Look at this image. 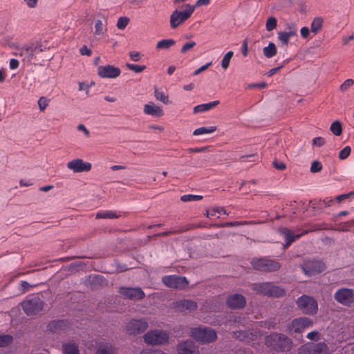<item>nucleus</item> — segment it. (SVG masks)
Instances as JSON below:
<instances>
[{"label":"nucleus","instance_id":"nucleus-1","mask_svg":"<svg viewBox=\"0 0 354 354\" xmlns=\"http://www.w3.org/2000/svg\"><path fill=\"white\" fill-rule=\"evenodd\" d=\"M42 50L41 43L31 42L16 47L12 54L19 57L24 64H30Z\"/></svg>","mask_w":354,"mask_h":354},{"label":"nucleus","instance_id":"nucleus-2","mask_svg":"<svg viewBox=\"0 0 354 354\" xmlns=\"http://www.w3.org/2000/svg\"><path fill=\"white\" fill-rule=\"evenodd\" d=\"M266 344L276 351H289L292 341L283 334L274 333L266 337Z\"/></svg>","mask_w":354,"mask_h":354},{"label":"nucleus","instance_id":"nucleus-3","mask_svg":"<svg viewBox=\"0 0 354 354\" xmlns=\"http://www.w3.org/2000/svg\"><path fill=\"white\" fill-rule=\"evenodd\" d=\"M182 8L183 10H175L170 15L169 24L172 29L177 28L187 21L195 10V6L190 4H185L182 6Z\"/></svg>","mask_w":354,"mask_h":354},{"label":"nucleus","instance_id":"nucleus-4","mask_svg":"<svg viewBox=\"0 0 354 354\" xmlns=\"http://www.w3.org/2000/svg\"><path fill=\"white\" fill-rule=\"evenodd\" d=\"M252 290L257 294L270 297H281L285 295L284 289L270 282L255 283L252 285Z\"/></svg>","mask_w":354,"mask_h":354},{"label":"nucleus","instance_id":"nucleus-5","mask_svg":"<svg viewBox=\"0 0 354 354\" xmlns=\"http://www.w3.org/2000/svg\"><path fill=\"white\" fill-rule=\"evenodd\" d=\"M189 335L195 340L202 343H209L215 341L217 338L216 331L203 326L192 328L189 330Z\"/></svg>","mask_w":354,"mask_h":354},{"label":"nucleus","instance_id":"nucleus-6","mask_svg":"<svg viewBox=\"0 0 354 354\" xmlns=\"http://www.w3.org/2000/svg\"><path fill=\"white\" fill-rule=\"evenodd\" d=\"M143 339L148 345H162L169 342V335L165 330L155 329L146 333Z\"/></svg>","mask_w":354,"mask_h":354},{"label":"nucleus","instance_id":"nucleus-7","mask_svg":"<svg viewBox=\"0 0 354 354\" xmlns=\"http://www.w3.org/2000/svg\"><path fill=\"white\" fill-rule=\"evenodd\" d=\"M296 302L299 309L304 314L315 315L317 312V302L312 297L303 295L297 299Z\"/></svg>","mask_w":354,"mask_h":354},{"label":"nucleus","instance_id":"nucleus-8","mask_svg":"<svg viewBox=\"0 0 354 354\" xmlns=\"http://www.w3.org/2000/svg\"><path fill=\"white\" fill-rule=\"evenodd\" d=\"M252 267L263 272H274L278 270L281 265L276 261L266 257L254 259L251 261Z\"/></svg>","mask_w":354,"mask_h":354},{"label":"nucleus","instance_id":"nucleus-9","mask_svg":"<svg viewBox=\"0 0 354 354\" xmlns=\"http://www.w3.org/2000/svg\"><path fill=\"white\" fill-rule=\"evenodd\" d=\"M21 306L26 315H35L43 309L44 302L39 296H32L23 301Z\"/></svg>","mask_w":354,"mask_h":354},{"label":"nucleus","instance_id":"nucleus-10","mask_svg":"<svg viewBox=\"0 0 354 354\" xmlns=\"http://www.w3.org/2000/svg\"><path fill=\"white\" fill-rule=\"evenodd\" d=\"M334 298L338 303L350 306L354 302V290L346 288H339L334 294Z\"/></svg>","mask_w":354,"mask_h":354},{"label":"nucleus","instance_id":"nucleus-11","mask_svg":"<svg viewBox=\"0 0 354 354\" xmlns=\"http://www.w3.org/2000/svg\"><path fill=\"white\" fill-rule=\"evenodd\" d=\"M162 283L170 288L182 289L187 286L188 282L185 277L167 275L162 277Z\"/></svg>","mask_w":354,"mask_h":354},{"label":"nucleus","instance_id":"nucleus-12","mask_svg":"<svg viewBox=\"0 0 354 354\" xmlns=\"http://www.w3.org/2000/svg\"><path fill=\"white\" fill-rule=\"evenodd\" d=\"M303 272L308 276L319 274L324 270V263L318 260H308L304 262L301 266Z\"/></svg>","mask_w":354,"mask_h":354},{"label":"nucleus","instance_id":"nucleus-13","mask_svg":"<svg viewBox=\"0 0 354 354\" xmlns=\"http://www.w3.org/2000/svg\"><path fill=\"white\" fill-rule=\"evenodd\" d=\"M313 326V322L308 317H299L295 319L288 326V330L290 333H302L305 329L308 328Z\"/></svg>","mask_w":354,"mask_h":354},{"label":"nucleus","instance_id":"nucleus-14","mask_svg":"<svg viewBox=\"0 0 354 354\" xmlns=\"http://www.w3.org/2000/svg\"><path fill=\"white\" fill-rule=\"evenodd\" d=\"M148 327V323L144 319L130 320L126 325V332L129 335L143 333Z\"/></svg>","mask_w":354,"mask_h":354},{"label":"nucleus","instance_id":"nucleus-15","mask_svg":"<svg viewBox=\"0 0 354 354\" xmlns=\"http://www.w3.org/2000/svg\"><path fill=\"white\" fill-rule=\"evenodd\" d=\"M317 230V228L310 229L305 230L301 234H295L292 230L287 227H281L279 230L280 234L284 236L286 240L285 248L289 247L294 241L299 239L302 235L308 234L309 232H312Z\"/></svg>","mask_w":354,"mask_h":354},{"label":"nucleus","instance_id":"nucleus-16","mask_svg":"<svg viewBox=\"0 0 354 354\" xmlns=\"http://www.w3.org/2000/svg\"><path fill=\"white\" fill-rule=\"evenodd\" d=\"M121 73L119 68L112 65L100 66L97 68V75L102 78H116Z\"/></svg>","mask_w":354,"mask_h":354},{"label":"nucleus","instance_id":"nucleus-17","mask_svg":"<svg viewBox=\"0 0 354 354\" xmlns=\"http://www.w3.org/2000/svg\"><path fill=\"white\" fill-rule=\"evenodd\" d=\"M91 164L77 158L67 163V167L75 173L89 171L91 169Z\"/></svg>","mask_w":354,"mask_h":354},{"label":"nucleus","instance_id":"nucleus-18","mask_svg":"<svg viewBox=\"0 0 354 354\" xmlns=\"http://www.w3.org/2000/svg\"><path fill=\"white\" fill-rule=\"evenodd\" d=\"M120 293L130 299H141L145 297V293L140 288L121 287Z\"/></svg>","mask_w":354,"mask_h":354},{"label":"nucleus","instance_id":"nucleus-19","mask_svg":"<svg viewBox=\"0 0 354 354\" xmlns=\"http://www.w3.org/2000/svg\"><path fill=\"white\" fill-rule=\"evenodd\" d=\"M177 351L178 354H199L198 347L191 340L180 343Z\"/></svg>","mask_w":354,"mask_h":354},{"label":"nucleus","instance_id":"nucleus-20","mask_svg":"<svg viewBox=\"0 0 354 354\" xmlns=\"http://www.w3.org/2000/svg\"><path fill=\"white\" fill-rule=\"evenodd\" d=\"M227 304L232 309H240L245 306L246 299L241 294H234L228 297Z\"/></svg>","mask_w":354,"mask_h":354},{"label":"nucleus","instance_id":"nucleus-21","mask_svg":"<svg viewBox=\"0 0 354 354\" xmlns=\"http://www.w3.org/2000/svg\"><path fill=\"white\" fill-rule=\"evenodd\" d=\"M326 348V345L324 343L307 345L301 348L298 354H324Z\"/></svg>","mask_w":354,"mask_h":354},{"label":"nucleus","instance_id":"nucleus-22","mask_svg":"<svg viewBox=\"0 0 354 354\" xmlns=\"http://www.w3.org/2000/svg\"><path fill=\"white\" fill-rule=\"evenodd\" d=\"M197 307L196 302L189 299L180 300L174 304V308L178 312H185L186 310L191 312L196 310Z\"/></svg>","mask_w":354,"mask_h":354},{"label":"nucleus","instance_id":"nucleus-23","mask_svg":"<svg viewBox=\"0 0 354 354\" xmlns=\"http://www.w3.org/2000/svg\"><path fill=\"white\" fill-rule=\"evenodd\" d=\"M70 324L66 320H53L48 324V329L52 333H59L68 329Z\"/></svg>","mask_w":354,"mask_h":354},{"label":"nucleus","instance_id":"nucleus-24","mask_svg":"<svg viewBox=\"0 0 354 354\" xmlns=\"http://www.w3.org/2000/svg\"><path fill=\"white\" fill-rule=\"evenodd\" d=\"M143 111L146 115L153 117H161L164 115L163 110L153 102L145 104Z\"/></svg>","mask_w":354,"mask_h":354},{"label":"nucleus","instance_id":"nucleus-25","mask_svg":"<svg viewBox=\"0 0 354 354\" xmlns=\"http://www.w3.org/2000/svg\"><path fill=\"white\" fill-rule=\"evenodd\" d=\"M220 102L218 100L212 101L205 104H201L194 107V113H203L214 109L218 105Z\"/></svg>","mask_w":354,"mask_h":354},{"label":"nucleus","instance_id":"nucleus-26","mask_svg":"<svg viewBox=\"0 0 354 354\" xmlns=\"http://www.w3.org/2000/svg\"><path fill=\"white\" fill-rule=\"evenodd\" d=\"M95 354H115V348L109 343L100 344Z\"/></svg>","mask_w":354,"mask_h":354},{"label":"nucleus","instance_id":"nucleus-27","mask_svg":"<svg viewBox=\"0 0 354 354\" xmlns=\"http://www.w3.org/2000/svg\"><path fill=\"white\" fill-rule=\"evenodd\" d=\"M64 354H80L78 346L75 343H66L62 345Z\"/></svg>","mask_w":354,"mask_h":354},{"label":"nucleus","instance_id":"nucleus-28","mask_svg":"<svg viewBox=\"0 0 354 354\" xmlns=\"http://www.w3.org/2000/svg\"><path fill=\"white\" fill-rule=\"evenodd\" d=\"M120 216L116 212L102 210L96 214V218H118Z\"/></svg>","mask_w":354,"mask_h":354},{"label":"nucleus","instance_id":"nucleus-29","mask_svg":"<svg viewBox=\"0 0 354 354\" xmlns=\"http://www.w3.org/2000/svg\"><path fill=\"white\" fill-rule=\"evenodd\" d=\"M263 55L267 58H272L277 54V48L274 43L270 42L268 46L263 48Z\"/></svg>","mask_w":354,"mask_h":354},{"label":"nucleus","instance_id":"nucleus-30","mask_svg":"<svg viewBox=\"0 0 354 354\" xmlns=\"http://www.w3.org/2000/svg\"><path fill=\"white\" fill-rule=\"evenodd\" d=\"M216 130L215 126L203 127L195 129L193 132L194 136H201L203 134H209L214 133Z\"/></svg>","mask_w":354,"mask_h":354},{"label":"nucleus","instance_id":"nucleus-31","mask_svg":"<svg viewBox=\"0 0 354 354\" xmlns=\"http://www.w3.org/2000/svg\"><path fill=\"white\" fill-rule=\"evenodd\" d=\"M175 44L176 41L173 39H162L157 43L156 48L167 50Z\"/></svg>","mask_w":354,"mask_h":354},{"label":"nucleus","instance_id":"nucleus-32","mask_svg":"<svg viewBox=\"0 0 354 354\" xmlns=\"http://www.w3.org/2000/svg\"><path fill=\"white\" fill-rule=\"evenodd\" d=\"M322 26H323L322 18L315 17L311 23L310 30L313 33L317 34L319 30H321V29L322 28Z\"/></svg>","mask_w":354,"mask_h":354},{"label":"nucleus","instance_id":"nucleus-33","mask_svg":"<svg viewBox=\"0 0 354 354\" xmlns=\"http://www.w3.org/2000/svg\"><path fill=\"white\" fill-rule=\"evenodd\" d=\"M106 30L105 25L101 20L97 19L95 21V35H102Z\"/></svg>","mask_w":354,"mask_h":354},{"label":"nucleus","instance_id":"nucleus-34","mask_svg":"<svg viewBox=\"0 0 354 354\" xmlns=\"http://www.w3.org/2000/svg\"><path fill=\"white\" fill-rule=\"evenodd\" d=\"M277 19L274 17H269L266 23V28L267 31H272L277 28Z\"/></svg>","mask_w":354,"mask_h":354},{"label":"nucleus","instance_id":"nucleus-35","mask_svg":"<svg viewBox=\"0 0 354 354\" xmlns=\"http://www.w3.org/2000/svg\"><path fill=\"white\" fill-rule=\"evenodd\" d=\"M330 129L334 135L339 136L342 132V124L337 120L334 121L331 124Z\"/></svg>","mask_w":354,"mask_h":354},{"label":"nucleus","instance_id":"nucleus-36","mask_svg":"<svg viewBox=\"0 0 354 354\" xmlns=\"http://www.w3.org/2000/svg\"><path fill=\"white\" fill-rule=\"evenodd\" d=\"M234 55L233 51H228L223 57L221 61V66L224 70H226L229 66L230 60Z\"/></svg>","mask_w":354,"mask_h":354},{"label":"nucleus","instance_id":"nucleus-37","mask_svg":"<svg viewBox=\"0 0 354 354\" xmlns=\"http://www.w3.org/2000/svg\"><path fill=\"white\" fill-rule=\"evenodd\" d=\"M154 95L157 100H159L165 104L169 103L168 96L166 95L162 91H160L159 89H155Z\"/></svg>","mask_w":354,"mask_h":354},{"label":"nucleus","instance_id":"nucleus-38","mask_svg":"<svg viewBox=\"0 0 354 354\" xmlns=\"http://www.w3.org/2000/svg\"><path fill=\"white\" fill-rule=\"evenodd\" d=\"M13 341V337L10 335H0V347H4L10 345Z\"/></svg>","mask_w":354,"mask_h":354},{"label":"nucleus","instance_id":"nucleus-39","mask_svg":"<svg viewBox=\"0 0 354 354\" xmlns=\"http://www.w3.org/2000/svg\"><path fill=\"white\" fill-rule=\"evenodd\" d=\"M290 38L291 37L286 31L278 32V39L283 46L288 45Z\"/></svg>","mask_w":354,"mask_h":354},{"label":"nucleus","instance_id":"nucleus-40","mask_svg":"<svg viewBox=\"0 0 354 354\" xmlns=\"http://www.w3.org/2000/svg\"><path fill=\"white\" fill-rule=\"evenodd\" d=\"M126 66L129 70L134 71L135 73H137L142 72L146 68V66H145V65H137V64L127 63Z\"/></svg>","mask_w":354,"mask_h":354},{"label":"nucleus","instance_id":"nucleus-41","mask_svg":"<svg viewBox=\"0 0 354 354\" xmlns=\"http://www.w3.org/2000/svg\"><path fill=\"white\" fill-rule=\"evenodd\" d=\"M203 198L202 196L193 195V194H185L181 196L180 199L183 202L196 201Z\"/></svg>","mask_w":354,"mask_h":354},{"label":"nucleus","instance_id":"nucleus-42","mask_svg":"<svg viewBox=\"0 0 354 354\" xmlns=\"http://www.w3.org/2000/svg\"><path fill=\"white\" fill-rule=\"evenodd\" d=\"M49 100L46 97H41L37 102L39 109L41 111H44L46 107L48 106Z\"/></svg>","mask_w":354,"mask_h":354},{"label":"nucleus","instance_id":"nucleus-43","mask_svg":"<svg viewBox=\"0 0 354 354\" xmlns=\"http://www.w3.org/2000/svg\"><path fill=\"white\" fill-rule=\"evenodd\" d=\"M129 22V19L127 17H121L117 22V27L120 30H124Z\"/></svg>","mask_w":354,"mask_h":354},{"label":"nucleus","instance_id":"nucleus-44","mask_svg":"<svg viewBox=\"0 0 354 354\" xmlns=\"http://www.w3.org/2000/svg\"><path fill=\"white\" fill-rule=\"evenodd\" d=\"M247 223H248L247 221H243V222H239V221L226 222V223H221L219 225H217L216 226L217 227H234V226H239V225H245Z\"/></svg>","mask_w":354,"mask_h":354},{"label":"nucleus","instance_id":"nucleus-45","mask_svg":"<svg viewBox=\"0 0 354 354\" xmlns=\"http://www.w3.org/2000/svg\"><path fill=\"white\" fill-rule=\"evenodd\" d=\"M354 84V80L352 79L346 80L339 86V90L342 92L347 91Z\"/></svg>","mask_w":354,"mask_h":354},{"label":"nucleus","instance_id":"nucleus-46","mask_svg":"<svg viewBox=\"0 0 354 354\" xmlns=\"http://www.w3.org/2000/svg\"><path fill=\"white\" fill-rule=\"evenodd\" d=\"M287 31H286L291 37L297 35V28L295 24H288L286 27Z\"/></svg>","mask_w":354,"mask_h":354},{"label":"nucleus","instance_id":"nucleus-47","mask_svg":"<svg viewBox=\"0 0 354 354\" xmlns=\"http://www.w3.org/2000/svg\"><path fill=\"white\" fill-rule=\"evenodd\" d=\"M196 45V44L194 41L185 43L180 50L181 53H185L187 51L192 50Z\"/></svg>","mask_w":354,"mask_h":354},{"label":"nucleus","instance_id":"nucleus-48","mask_svg":"<svg viewBox=\"0 0 354 354\" xmlns=\"http://www.w3.org/2000/svg\"><path fill=\"white\" fill-rule=\"evenodd\" d=\"M351 147L348 146L345 147L343 149L339 151V158L341 160L346 159L351 153Z\"/></svg>","mask_w":354,"mask_h":354},{"label":"nucleus","instance_id":"nucleus-49","mask_svg":"<svg viewBox=\"0 0 354 354\" xmlns=\"http://www.w3.org/2000/svg\"><path fill=\"white\" fill-rule=\"evenodd\" d=\"M354 196V192H351L347 194L339 195L336 197L335 200L338 203H341L344 200L348 199L351 196Z\"/></svg>","mask_w":354,"mask_h":354},{"label":"nucleus","instance_id":"nucleus-50","mask_svg":"<svg viewBox=\"0 0 354 354\" xmlns=\"http://www.w3.org/2000/svg\"><path fill=\"white\" fill-rule=\"evenodd\" d=\"M261 326H264L268 329L275 328L277 326V323L272 320H268L265 322H260Z\"/></svg>","mask_w":354,"mask_h":354},{"label":"nucleus","instance_id":"nucleus-51","mask_svg":"<svg viewBox=\"0 0 354 354\" xmlns=\"http://www.w3.org/2000/svg\"><path fill=\"white\" fill-rule=\"evenodd\" d=\"M140 354H167L166 353L163 352L161 350L159 349H145L143 350Z\"/></svg>","mask_w":354,"mask_h":354},{"label":"nucleus","instance_id":"nucleus-52","mask_svg":"<svg viewBox=\"0 0 354 354\" xmlns=\"http://www.w3.org/2000/svg\"><path fill=\"white\" fill-rule=\"evenodd\" d=\"M322 168V166L319 162L314 161L311 164L310 171L312 172H318V171H321Z\"/></svg>","mask_w":354,"mask_h":354},{"label":"nucleus","instance_id":"nucleus-53","mask_svg":"<svg viewBox=\"0 0 354 354\" xmlns=\"http://www.w3.org/2000/svg\"><path fill=\"white\" fill-rule=\"evenodd\" d=\"M212 65V62H209V63H207L206 64L201 66L199 68H198L197 70H196L194 73H193V75H198V74H200L201 73L205 71V70H207L210 66Z\"/></svg>","mask_w":354,"mask_h":354},{"label":"nucleus","instance_id":"nucleus-54","mask_svg":"<svg viewBox=\"0 0 354 354\" xmlns=\"http://www.w3.org/2000/svg\"><path fill=\"white\" fill-rule=\"evenodd\" d=\"M313 143L317 147H322L325 144V140L322 137H316L313 139Z\"/></svg>","mask_w":354,"mask_h":354},{"label":"nucleus","instance_id":"nucleus-55","mask_svg":"<svg viewBox=\"0 0 354 354\" xmlns=\"http://www.w3.org/2000/svg\"><path fill=\"white\" fill-rule=\"evenodd\" d=\"M272 164L274 167L279 171H283L286 168V165L282 162L274 160Z\"/></svg>","mask_w":354,"mask_h":354},{"label":"nucleus","instance_id":"nucleus-56","mask_svg":"<svg viewBox=\"0 0 354 354\" xmlns=\"http://www.w3.org/2000/svg\"><path fill=\"white\" fill-rule=\"evenodd\" d=\"M80 53L82 55L91 56L92 51L86 46H83L80 49Z\"/></svg>","mask_w":354,"mask_h":354},{"label":"nucleus","instance_id":"nucleus-57","mask_svg":"<svg viewBox=\"0 0 354 354\" xmlns=\"http://www.w3.org/2000/svg\"><path fill=\"white\" fill-rule=\"evenodd\" d=\"M307 338L311 340H318L319 339V334L317 331H311L308 333Z\"/></svg>","mask_w":354,"mask_h":354},{"label":"nucleus","instance_id":"nucleus-58","mask_svg":"<svg viewBox=\"0 0 354 354\" xmlns=\"http://www.w3.org/2000/svg\"><path fill=\"white\" fill-rule=\"evenodd\" d=\"M334 202V200L331 198L326 197L324 200L320 201V205H324L325 207H330Z\"/></svg>","mask_w":354,"mask_h":354},{"label":"nucleus","instance_id":"nucleus-59","mask_svg":"<svg viewBox=\"0 0 354 354\" xmlns=\"http://www.w3.org/2000/svg\"><path fill=\"white\" fill-rule=\"evenodd\" d=\"M256 158H257V156L255 154H250V155H247V156H241L239 158V160L241 161V162H245L246 161V158H251V160H250V161H253L254 162V161H256Z\"/></svg>","mask_w":354,"mask_h":354},{"label":"nucleus","instance_id":"nucleus-60","mask_svg":"<svg viewBox=\"0 0 354 354\" xmlns=\"http://www.w3.org/2000/svg\"><path fill=\"white\" fill-rule=\"evenodd\" d=\"M129 56L134 62H138L140 59V55L138 52L131 51L129 53Z\"/></svg>","mask_w":354,"mask_h":354},{"label":"nucleus","instance_id":"nucleus-61","mask_svg":"<svg viewBox=\"0 0 354 354\" xmlns=\"http://www.w3.org/2000/svg\"><path fill=\"white\" fill-rule=\"evenodd\" d=\"M19 62L17 59H11L10 60L9 66H10V69H12V70L17 69L19 67Z\"/></svg>","mask_w":354,"mask_h":354},{"label":"nucleus","instance_id":"nucleus-62","mask_svg":"<svg viewBox=\"0 0 354 354\" xmlns=\"http://www.w3.org/2000/svg\"><path fill=\"white\" fill-rule=\"evenodd\" d=\"M301 35L303 38L306 39L309 36V28L308 27H303L300 30Z\"/></svg>","mask_w":354,"mask_h":354},{"label":"nucleus","instance_id":"nucleus-63","mask_svg":"<svg viewBox=\"0 0 354 354\" xmlns=\"http://www.w3.org/2000/svg\"><path fill=\"white\" fill-rule=\"evenodd\" d=\"M207 147H196V148H189L188 149V151L190 153H200V152H204L207 150Z\"/></svg>","mask_w":354,"mask_h":354},{"label":"nucleus","instance_id":"nucleus-64","mask_svg":"<svg viewBox=\"0 0 354 354\" xmlns=\"http://www.w3.org/2000/svg\"><path fill=\"white\" fill-rule=\"evenodd\" d=\"M24 1L29 8H33L37 6L38 0H24Z\"/></svg>","mask_w":354,"mask_h":354}]
</instances>
